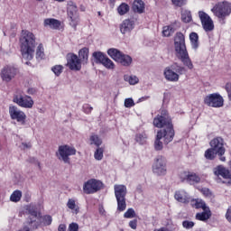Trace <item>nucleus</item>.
<instances>
[{
    "instance_id": "1",
    "label": "nucleus",
    "mask_w": 231,
    "mask_h": 231,
    "mask_svg": "<svg viewBox=\"0 0 231 231\" xmlns=\"http://www.w3.org/2000/svg\"><path fill=\"white\" fill-rule=\"evenodd\" d=\"M153 125L163 130H160L157 133L156 140L154 143L155 151H162L163 149V143L162 138H164V143H171V140H174V128L172 126V119L169 116L167 110H162L161 116H157L153 119Z\"/></svg>"
},
{
    "instance_id": "2",
    "label": "nucleus",
    "mask_w": 231,
    "mask_h": 231,
    "mask_svg": "<svg viewBox=\"0 0 231 231\" xmlns=\"http://www.w3.org/2000/svg\"><path fill=\"white\" fill-rule=\"evenodd\" d=\"M21 53L23 60H32L37 48V37L30 31L23 30L20 37Z\"/></svg>"
},
{
    "instance_id": "3",
    "label": "nucleus",
    "mask_w": 231,
    "mask_h": 231,
    "mask_svg": "<svg viewBox=\"0 0 231 231\" xmlns=\"http://www.w3.org/2000/svg\"><path fill=\"white\" fill-rule=\"evenodd\" d=\"M184 73H187V69L180 66L178 63L168 66L163 70L164 79L168 82H178L180 80V75H183Z\"/></svg>"
},
{
    "instance_id": "4",
    "label": "nucleus",
    "mask_w": 231,
    "mask_h": 231,
    "mask_svg": "<svg viewBox=\"0 0 231 231\" xmlns=\"http://www.w3.org/2000/svg\"><path fill=\"white\" fill-rule=\"evenodd\" d=\"M67 14L69 24L72 28H77L80 23V15L79 14V8L74 2H69L67 7Z\"/></svg>"
},
{
    "instance_id": "5",
    "label": "nucleus",
    "mask_w": 231,
    "mask_h": 231,
    "mask_svg": "<svg viewBox=\"0 0 231 231\" xmlns=\"http://www.w3.org/2000/svg\"><path fill=\"white\" fill-rule=\"evenodd\" d=\"M211 12L218 19L224 20L231 14V5L228 2H219L214 5Z\"/></svg>"
},
{
    "instance_id": "6",
    "label": "nucleus",
    "mask_w": 231,
    "mask_h": 231,
    "mask_svg": "<svg viewBox=\"0 0 231 231\" xmlns=\"http://www.w3.org/2000/svg\"><path fill=\"white\" fill-rule=\"evenodd\" d=\"M76 154L77 149L68 144L59 146L56 152L58 160L64 162V163H69V156H75Z\"/></svg>"
},
{
    "instance_id": "7",
    "label": "nucleus",
    "mask_w": 231,
    "mask_h": 231,
    "mask_svg": "<svg viewBox=\"0 0 231 231\" xmlns=\"http://www.w3.org/2000/svg\"><path fill=\"white\" fill-rule=\"evenodd\" d=\"M209 145L215 152H217V156H219L220 162H226V157H225V140L221 137H215L209 142Z\"/></svg>"
},
{
    "instance_id": "8",
    "label": "nucleus",
    "mask_w": 231,
    "mask_h": 231,
    "mask_svg": "<svg viewBox=\"0 0 231 231\" xmlns=\"http://www.w3.org/2000/svg\"><path fill=\"white\" fill-rule=\"evenodd\" d=\"M204 104L208 107H223V106H225V99L223 98V96H220L217 93H213L204 97Z\"/></svg>"
},
{
    "instance_id": "9",
    "label": "nucleus",
    "mask_w": 231,
    "mask_h": 231,
    "mask_svg": "<svg viewBox=\"0 0 231 231\" xmlns=\"http://www.w3.org/2000/svg\"><path fill=\"white\" fill-rule=\"evenodd\" d=\"M26 212L28 213V217L26 221H29L32 227L36 225L41 226V215L37 212V207L33 204H29L25 207Z\"/></svg>"
},
{
    "instance_id": "10",
    "label": "nucleus",
    "mask_w": 231,
    "mask_h": 231,
    "mask_svg": "<svg viewBox=\"0 0 231 231\" xmlns=\"http://www.w3.org/2000/svg\"><path fill=\"white\" fill-rule=\"evenodd\" d=\"M9 116L11 120H15L18 124H21V125L26 124V114L16 106H9Z\"/></svg>"
},
{
    "instance_id": "11",
    "label": "nucleus",
    "mask_w": 231,
    "mask_h": 231,
    "mask_svg": "<svg viewBox=\"0 0 231 231\" xmlns=\"http://www.w3.org/2000/svg\"><path fill=\"white\" fill-rule=\"evenodd\" d=\"M152 172L157 176H165L167 174V161L163 156H158L152 165Z\"/></svg>"
},
{
    "instance_id": "12",
    "label": "nucleus",
    "mask_w": 231,
    "mask_h": 231,
    "mask_svg": "<svg viewBox=\"0 0 231 231\" xmlns=\"http://www.w3.org/2000/svg\"><path fill=\"white\" fill-rule=\"evenodd\" d=\"M13 102L19 106V107H23L24 109H32L34 104L33 98L28 95H14Z\"/></svg>"
},
{
    "instance_id": "13",
    "label": "nucleus",
    "mask_w": 231,
    "mask_h": 231,
    "mask_svg": "<svg viewBox=\"0 0 231 231\" xmlns=\"http://www.w3.org/2000/svg\"><path fill=\"white\" fill-rule=\"evenodd\" d=\"M103 185L100 180L95 179L88 180L83 185V192H85V194H95V192H98V190L102 189Z\"/></svg>"
},
{
    "instance_id": "14",
    "label": "nucleus",
    "mask_w": 231,
    "mask_h": 231,
    "mask_svg": "<svg viewBox=\"0 0 231 231\" xmlns=\"http://www.w3.org/2000/svg\"><path fill=\"white\" fill-rule=\"evenodd\" d=\"M199 17L205 32H212L214 30V21L208 14L199 11Z\"/></svg>"
},
{
    "instance_id": "15",
    "label": "nucleus",
    "mask_w": 231,
    "mask_h": 231,
    "mask_svg": "<svg viewBox=\"0 0 231 231\" xmlns=\"http://www.w3.org/2000/svg\"><path fill=\"white\" fill-rule=\"evenodd\" d=\"M174 46L176 55L187 52V45L185 44V35L182 32H177L174 39Z\"/></svg>"
},
{
    "instance_id": "16",
    "label": "nucleus",
    "mask_w": 231,
    "mask_h": 231,
    "mask_svg": "<svg viewBox=\"0 0 231 231\" xmlns=\"http://www.w3.org/2000/svg\"><path fill=\"white\" fill-rule=\"evenodd\" d=\"M67 68H69L71 71H80L82 69V62L79 56L69 53L67 55Z\"/></svg>"
},
{
    "instance_id": "17",
    "label": "nucleus",
    "mask_w": 231,
    "mask_h": 231,
    "mask_svg": "<svg viewBox=\"0 0 231 231\" xmlns=\"http://www.w3.org/2000/svg\"><path fill=\"white\" fill-rule=\"evenodd\" d=\"M19 73V69L14 66H6L2 69L1 77L5 82H10Z\"/></svg>"
},
{
    "instance_id": "18",
    "label": "nucleus",
    "mask_w": 231,
    "mask_h": 231,
    "mask_svg": "<svg viewBox=\"0 0 231 231\" xmlns=\"http://www.w3.org/2000/svg\"><path fill=\"white\" fill-rule=\"evenodd\" d=\"M136 26V18H128L124 20L120 24V32L123 35L125 33H131Z\"/></svg>"
},
{
    "instance_id": "19",
    "label": "nucleus",
    "mask_w": 231,
    "mask_h": 231,
    "mask_svg": "<svg viewBox=\"0 0 231 231\" xmlns=\"http://www.w3.org/2000/svg\"><path fill=\"white\" fill-rule=\"evenodd\" d=\"M180 178L181 181H187L189 185H195V183H199V181H201V178H199L198 174L190 171H182L180 174Z\"/></svg>"
},
{
    "instance_id": "20",
    "label": "nucleus",
    "mask_w": 231,
    "mask_h": 231,
    "mask_svg": "<svg viewBox=\"0 0 231 231\" xmlns=\"http://www.w3.org/2000/svg\"><path fill=\"white\" fill-rule=\"evenodd\" d=\"M177 58L182 62L183 66L188 68V69H194V64L192 63V60H190V57L189 56V51L177 54Z\"/></svg>"
},
{
    "instance_id": "21",
    "label": "nucleus",
    "mask_w": 231,
    "mask_h": 231,
    "mask_svg": "<svg viewBox=\"0 0 231 231\" xmlns=\"http://www.w3.org/2000/svg\"><path fill=\"white\" fill-rule=\"evenodd\" d=\"M174 198L179 203H190V195H189L185 189L175 191Z\"/></svg>"
},
{
    "instance_id": "22",
    "label": "nucleus",
    "mask_w": 231,
    "mask_h": 231,
    "mask_svg": "<svg viewBox=\"0 0 231 231\" xmlns=\"http://www.w3.org/2000/svg\"><path fill=\"white\" fill-rule=\"evenodd\" d=\"M116 199H125L127 196V187L124 184H116L114 186Z\"/></svg>"
},
{
    "instance_id": "23",
    "label": "nucleus",
    "mask_w": 231,
    "mask_h": 231,
    "mask_svg": "<svg viewBox=\"0 0 231 231\" xmlns=\"http://www.w3.org/2000/svg\"><path fill=\"white\" fill-rule=\"evenodd\" d=\"M215 176H221L225 180H230L229 183L231 184V174L230 171L223 167L222 165L217 166L214 169Z\"/></svg>"
},
{
    "instance_id": "24",
    "label": "nucleus",
    "mask_w": 231,
    "mask_h": 231,
    "mask_svg": "<svg viewBox=\"0 0 231 231\" xmlns=\"http://www.w3.org/2000/svg\"><path fill=\"white\" fill-rule=\"evenodd\" d=\"M43 26L45 28H51V30H59L60 28V21L55 18H46L43 21Z\"/></svg>"
},
{
    "instance_id": "25",
    "label": "nucleus",
    "mask_w": 231,
    "mask_h": 231,
    "mask_svg": "<svg viewBox=\"0 0 231 231\" xmlns=\"http://www.w3.org/2000/svg\"><path fill=\"white\" fill-rule=\"evenodd\" d=\"M189 202H190V206L193 208H197V209L201 208L202 210H204L205 208H208L205 201H203V199H190Z\"/></svg>"
},
{
    "instance_id": "26",
    "label": "nucleus",
    "mask_w": 231,
    "mask_h": 231,
    "mask_svg": "<svg viewBox=\"0 0 231 231\" xmlns=\"http://www.w3.org/2000/svg\"><path fill=\"white\" fill-rule=\"evenodd\" d=\"M202 210L203 212L196 214V219H198V221H208V219H210V216H212L210 208H206L205 209Z\"/></svg>"
},
{
    "instance_id": "27",
    "label": "nucleus",
    "mask_w": 231,
    "mask_h": 231,
    "mask_svg": "<svg viewBox=\"0 0 231 231\" xmlns=\"http://www.w3.org/2000/svg\"><path fill=\"white\" fill-rule=\"evenodd\" d=\"M79 59L82 64H88L89 59V49L87 47L82 48L79 51Z\"/></svg>"
},
{
    "instance_id": "28",
    "label": "nucleus",
    "mask_w": 231,
    "mask_h": 231,
    "mask_svg": "<svg viewBox=\"0 0 231 231\" xmlns=\"http://www.w3.org/2000/svg\"><path fill=\"white\" fill-rule=\"evenodd\" d=\"M132 8L137 14H143L145 12V4L142 0H134Z\"/></svg>"
},
{
    "instance_id": "29",
    "label": "nucleus",
    "mask_w": 231,
    "mask_h": 231,
    "mask_svg": "<svg viewBox=\"0 0 231 231\" xmlns=\"http://www.w3.org/2000/svg\"><path fill=\"white\" fill-rule=\"evenodd\" d=\"M117 62H119V64L122 66H131L133 63V58L127 54L122 53L119 60H117Z\"/></svg>"
},
{
    "instance_id": "30",
    "label": "nucleus",
    "mask_w": 231,
    "mask_h": 231,
    "mask_svg": "<svg viewBox=\"0 0 231 231\" xmlns=\"http://www.w3.org/2000/svg\"><path fill=\"white\" fill-rule=\"evenodd\" d=\"M189 41L193 50H198L199 47V36L196 32H191L189 34Z\"/></svg>"
},
{
    "instance_id": "31",
    "label": "nucleus",
    "mask_w": 231,
    "mask_h": 231,
    "mask_svg": "<svg viewBox=\"0 0 231 231\" xmlns=\"http://www.w3.org/2000/svg\"><path fill=\"white\" fill-rule=\"evenodd\" d=\"M107 54L109 55V57H111V59L116 60V62H118V60L122 55V52L120 51H118L117 49H109L107 51Z\"/></svg>"
},
{
    "instance_id": "32",
    "label": "nucleus",
    "mask_w": 231,
    "mask_h": 231,
    "mask_svg": "<svg viewBox=\"0 0 231 231\" xmlns=\"http://www.w3.org/2000/svg\"><path fill=\"white\" fill-rule=\"evenodd\" d=\"M21 198H23V191L16 189L10 196V201L13 203H19L21 201Z\"/></svg>"
},
{
    "instance_id": "33",
    "label": "nucleus",
    "mask_w": 231,
    "mask_h": 231,
    "mask_svg": "<svg viewBox=\"0 0 231 231\" xmlns=\"http://www.w3.org/2000/svg\"><path fill=\"white\" fill-rule=\"evenodd\" d=\"M67 207L69 210H72L73 214H78L79 212V208L77 206L75 199H69L67 202Z\"/></svg>"
},
{
    "instance_id": "34",
    "label": "nucleus",
    "mask_w": 231,
    "mask_h": 231,
    "mask_svg": "<svg viewBox=\"0 0 231 231\" xmlns=\"http://www.w3.org/2000/svg\"><path fill=\"white\" fill-rule=\"evenodd\" d=\"M92 57L95 59L97 64H102L106 56L101 51H95L93 52Z\"/></svg>"
},
{
    "instance_id": "35",
    "label": "nucleus",
    "mask_w": 231,
    "mask_h": 231,
    "mask_svg": "<svg viewBox=\"0 0 231 231\" xmlns=\"http://www.w3.org/2000/svg\"><path fill=\"white\" fill-rule=\"evenodd\" d=\"M216 156H217V152L211 147L205 151L204 157L206 160H216Z\"/></svg>"
},
{
    "instance_id": "36",
    "label": "nucleus",
    "mask_w": 231,
    "mask_h": 231,
    "mask_svg": "<svg viewBox=\"0 0 231 231\" xmlns=\"http://www.w3.org/2000/svg\"><path fill=\"white\" fill-rule=\"evenodd\" d=\"M181 21H183V23H190V21H192V14H190V11L187 9L181 10Z\"/></svg>"
},
{
    "instance_id": "37",
    "label": "nucleus",
    "mask_w": 231,
    "mask_h": 231,
    "mask_svg": "<svg viewBox=\"0 0 231 231\" xmlns=\"http://www.w3.org/2000/svg\"><path fill=\"white\" fill-rule=\"evenodd\" d=\"M40 226H39V225H36L33 226V225L31 224L30 221L26 220L23 225V228H21L18 231H33V230H37V228Z\"/></svg>"
},
{
    "instance_id": "38",
    "label": "nucleus",
    "mask_w": 231,
    "mask_h": 231,
    "mask_svg": "<svg viewBox=\"0 0 231 231\" xmlns=\"http://www.w3.org/2000/svg\"><path fill=\"white\" fill-rule=\"evenodd\" d=\"M36 59L37 60H42L44 59V46L40 43L36 48Z\"/></svg>"
},
{
    "instance_id": "39",
    "label": "nucleus",
    "mask_w": 231,
    "mask_h": 231,
    "mask_svg": "<svg viewBox=\"0 0 231 231\" xmlns=\"http://www.w3.org/2000/svg\"><path fill=\"white\" fill-rule=\"evenodd\" d=\"M174 32H176V29H174L172 25L164 26L162 29V35L163 37H171Z\"/></svg>"
},
{
    "instance_id": "40",
    "label": "nucleus",
    "mask_w": 231,
    "mask_h": 231,
    "mask_svg": "<svg viewBox=\"0 0 231 231\" xmlns=\"http://www.w3.org/2000/svg\"><path fill=\"white\" fill-rule=\"evenodd\" d=\"M124 80L125 82H128L130 86H135V84H138V82H140V79L136 76H125Z\"/></svg>"
},
{
    "instance_id": "41",
    "label": "nucleus",
    "mask_w": 231,
    "mask_h": 231,
    "mask_svg": "<svg viewBox=\"0 0 231 231\" xmlns=\"http://www.w3.org/2000/svg\"><path fill=\"white\" fill-rule=\"evenodd\" d=\"M116 201L118 212H124V210L127 208V203L125 202V199H116Z\"/></svg>"
},
{
    "instance_id": "42",
    "label": "nucleus",
    "mask_w": 231,
    "mask_h": 231,
    "mask_svg": "<svg viewBox=\"0 0 231 231\" xmlns=\"http://www.w3.org/2000/svg\"><path fill=\"white\" fill-rule=\"evenodd\" d=\"M90 144L96 145V147H100L102 145V139L97 134H92L90 136Z\"/></svg>"
},
{
    "instance_id": "43",
    "label": "nucleus",
    "mask_w": 231,
    "mask_h": 231,
    "mask_svg": "<svg viewBox=\"0 0 231 231\" xmlns=\"http://www.w3.org/2000/svg\"><path fill=\"white\" fill-rule=\"evenodd\" d=\"M94 158L97 162H100L104 158V147H97L94 152Z\"/></svg>"
},
{
    "instance_id": "44",
    "label": "nucleus",
    "mask_w": 231,
    "mask_h": 231,
    "mask_svg": "<svg viewBox=\"0 0 231 231\" xmlns=\"http://www.w3.org/2000/svg\"><path fill=\"white\" fill-rule=\"evenodd\" d=\"M129 12V5L123 3L117 7V13L119 15H125Z\"/></svg>"
},
{
    "instance_id": "45",
    "label": "nucleus",
    "mask_w": 231,
    "mask_h": 231,
    "mask_svg": "<svg viewBox=\"0 0 231 231\" xmlns=\"http://www.w3.org/2000/svg\"><path fill=\"white\" fill-rule=\"evenodd\" d=\"M135 140L141 145H143L147 143V134L145 133L138 134L135 136Z\"/></svg>"
},
{
    "instance_id": "46",
    "label": "nucleus",
    "mask_w": 231,
    "mask_h": 231,
    "mask_svg": "<svg viewBox=\"0 0 231 231\" xmlns=\"http://www.w3.org/2000/svg\"><path fill=\"white\" fill-rule=\"evenodd\" d=\"M105 68H107V69H115V63H113V60H111L109 58L106 57L103 62L101 63Z\"/></svg>"
},
{
    "instance_id": "47",
    "label": "nucleus",
    "mask_w": 231,
    "mask_h": 231,
    "mask_svg": "<svg viewBox=\"0 0 231 231\" xmlns=\"http://www.w3.org/2000/svg\"><path fill=\"white\" fill-rule=\"evenodd\" d=\"M136 217V213L134 212V209L133 208H128L126 212L124 214V217L126 219H133V217Z\"/></svg>"
},
{
    "instance_id": "48",
    "label": "nucleus",
    "mask_w": 231,
    "mask_h": 231,
    "mask_svg": "<svg viewBox=\"0 0 231 231\" xmlns=\"http://www.w3.org/2000/svg\"><path fill=\"white\" fill-rule=\"evenodd\" d=\"M194 225H196V223H194L193 221H190V220H184L182 222V226L186 230H190V229L194 228Z\"/></svg>"
},
{
    "instance_id": "49",
    "label": "nucleus",
    "mask_w": 231,
    "mask_h": 231,
    "mask_svg": "<svg viewBox=\"0 0 231 231\" xmlns=\"http://www.w3.org/2000/svg\"><path fill=\"white\" fill-rule=\"evenodd\" d=\"M64 69V67L62 65H55L51 68V71L56 75V77H59L60 73H62V70Z\"/></svg>"
},
{
    "instance_id": "50",
    "label": "nucleus",
    "mask_w": 231,
    "mask_h": 231,
    "mask_svg": "<svg viewBox=\"0 0 231 231\" xmlns=\"http://www.w3.org/2000/svg\"><path fill=\"white\" fill-rule=\"evenodd\" d=\"M135 104H134V100H133V98L128 97L125 99V107L127 108H131V107H134Z\"/></svg>"
},
{
    "instance_id": "51",
    "label": "nucleus",
    "mask_w": 231,
    "mask_h": 231,
    "mask_svg": "<svg viewBox=\"0 0 231 231\" xmlns=\"http://www.w3.org/2000/svg\"><path fill=\"white\" fill-rule=\"evenodd\" d=\"M173 5L181 8V6H185L187 5V0H171Z\"/></svg>"
},
{
    "instance_id": "52",
    "label": "nucleus",
    "mask_w": 231,
    "mask_h": 231,
    "mask_svg": "<svg viewBox=\"0 0 231 231\" xmlns=\"http://www.w3.org/2000/svg\"><path fill=\"white\" fill-rule=\"evenodd\" d=\"M42 221H43V225H45V226H48L51 225V222L53 221V219L51 218V216L46 215L42 217Z\"/></svg>"
},
{
    "instance_id": "53",
    "label": "nucleus",
    "mask_w": 231,
    "mask_h": 231,
    "mask_svg": "<svg viewBox=\"0 0 231 231\" xmlns=\"http://www.w3.org/2000/svg\"><path fill=\"white\" fill-rule=\"evenodd\" d=\"M225 89L227 93L228 100L229 102H231V83L230 82L226 84Z\"/></svg>"
},
{
    "instance_id": "54",
    "label": "nucleus",
    "mask_w": 231,
    "mask_h": 231,
    "mask_svg": "<svg viewBox=\"0 0 231 231\" xmlns=\"http://www.w3.org/2000/svg\"><path fill=\"white\" fill-rule=\"evenodd\" d=\"M129 226H130V228H132V230H136V228L138 226V220H136V219L131 220L129 222Z\"/></svg>"
},
{
    "instance_id": "55",
    "label": "nucleus",
    "mask_w": 231,
    "mask_h": 231,
    "mask_svg": "<svg viewBox=\"0 0 231 231\" xmlns=\"http://www.w3.org/2000/svg\"><path fill=\"white\" fill-rule=\"evenodd\" d=\"M69 231H79V224H77V223L69 224Z\"/></svg>"
},
{
    "instance_id": "56",
    "label": "nucleus",
    "mask_w": 231,
    "mask_h": 231,
    "mask_svg": "<svg viewBox=\"0 0 231 231\" xmlns=\"http://www.w3.org/2000/svg\"><path fill=\"white\" fill-rule=\"evenodd\" d=\"M83 111L85 113H87V115H89V113H91L93 111V106H91L89 105H84L83 106Z\"/></svg>"
},
{
    "instance_id": "57",
    "label": "nucleus",
    "mask_w": 231,
    "mask_h": 231,
    "mask_svg": "<svg viewBox=\"0 0 231 231\" xmlns=\"http://www.w3.org/2000/svg\"><path fill=\"white\" fill-rule=\"evenodd\" d=\"M20 147H21V149H23V150L32 149V143H22Z\"/></svg>"
},
{
    "instance_id": "58",
    "label": "nucleus",
    "mask_w": 231,
    "mask_h": 231,
    "mask_svg": "<svg viewBox=\"0 0 231 231\" xmlns=\"http://www.w3.org/2000/svg\"><path fill=\"white\" fill-rule=\"evenodd\" d=\"M226 219L231 223V207L227 208V211L226 213Z\"/></svg>"
},
{
    "instance_id": "59",
    "label": "nucleus",
    "mask_w": 231,
    "mask_h": 231,
    "mask_svg": "<svg viewBox=\"0 0 231 231\" xmlns=\"http://www.w3.org/2000/svg\"><path fill=\"white\" fill-rule=\"evenodd\" d=\"M149 98H150L149 96L142 97H140V98L137 100V104H140V102H145V100H149Z\"/></svg>"
},
{
    "instance_id": "60",
    "label": "nucleus",
    "mask_w": 231,
    "mask_h": 231,
    "mask_svg": "<svg viewBox=\"0 0 231 231\" xmlns=\"http://www.w3.org/2000/svg\"><path fill=\"white\" fill-rule=\"evenodd\" d=\"M35 93H37V90L35 88H28L27 89L28 95H35Z\"/></svg>"
},
{
    "instance_id": "61",
    "label": "nucleus",
    "mask_w": 231,
    "mask_h": 231,
    "mask_svg": "<svg viewBox=\"0 0 231 231\" xmlns=\"http://www.w3.org/2000/svg\"><path fill=\"white\" fill-rule=\"evenodd\" d=\"M58 231H66V226L64 224H60L58 227Z\"/></svg>"
},
{
    "instance_id": "62",
    "label": "nucleus",
    "mask_w": 231,
    "mask_h": 231,
    "mask_svg": "<svg viewBox=\"0 0 231 231\" xmlns=\"http://www.w3.org/2000/svg\"><path fill=\"white\" fill-rule=\"evenodd\" d=\"M202 192L205 194V196H208L210 194V190L208 189H203Z\"/></svg>"
},
{
    "instance_id": "63",
    "label": "nucleus",
    "mask_w": 231,
    "mask_h": 231,
    "mask_svg": "<svg viewBox=\"0 0 231 231\" xmlns=\"http://www.w3.org/2000/svg\"><path fill=\"white\" fill-rule=\"evenodd\" d=\"M99 212L101 213V214H104V212H106L105 210H104V208H99Z\"/></svg>"
},
{
    "instance_id": "64",
    "label": "nucleus",
    "mask_w": 231,
    "mask_h": 231,
    "mask_svg": "<svg viewBox=\"0 0 231 231\" xmlns=\"http://www.w3.org/2000/svg\"><path fill=\"white\" fill-rule=\"evenodd\" d=\"M116 0H109V3H111L112 4V6H115V2H116Z\"/></svg>"
}]
</instances>
